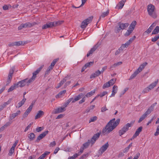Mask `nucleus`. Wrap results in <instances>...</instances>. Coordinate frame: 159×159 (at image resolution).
<instances>
[{"mask_svg":"<svg viewBox=\"0 0 159 159\" xmlns=\"http://www.w3.org/2000/svg\"><path fill=\"white\" fill-rule=\"evenodd\" d=\"M93 19V17L91 16L84 20L81 23V28L82 29H84L86 28L88 24L91 22Z\"/></svg>","mask_w":159,"mask_h":159,"instance_id":"nucleus-7","label":"nucleus"},{"mask_svg":"<svg viewBox=\"0 0 159 159\" xmlns=\"http://www.w3.org/2000/svg\"><path fill=\"white\" fill-rule=\"evenodd\" d=\"M140 154L139 152L137 153L136 156L133 159H138L139 157H140Z\"/></svg>","mask_w":159,"mask_h":159,"instance_id":"nucleus-64","label":"nucleus"},{"mask_svg":"<svg viewBox=\"0 0 159 159\" xmlns=\"http://www.w3.org/2000/svg\"><path fill=\"white\" fill-rule=\"evenodd\" d=\"M28 80L27 79H26L17 83L16 84V87H22L24 86L26 84V83L27 82V83H28Z\"/></svg>","mask_w":159,"mask_h":159,"instance_id":"nucleus-11","label":"nucleus"},{"mask_svg":"<svg viewBox=\"0 0 159 159\" xmlns=\"http://www.w3.org/2000/svg\"><path fill=\"white\" fill-rule=\"evenodd\" d=\"M159 32V26H157L153 31L152 34H156Z\"/></svg>","mask_w":159,"mask_h":159,"instance_id":"nucleus-34","label":"nucleus"},{"mask_svg":"<svg viewBox=\"0 0 159 159\" xmlns=\"http://www.w3.org/2000/svg\"><path fill=\"white\" fill-rule=\"evenodd\" d=\"M14 149L15 148L11 147L9 151V152L8 153V155L9 156H11L12 155V154L13 153L14 151Z\"/></svg>","mask_w":159,"mask_h":159,"instance_id":"nucleus-50","label":"nucleus"},{"mask_svg":"<svg viewBox=\"0 0 159 159\" xmlns=\"http://www.w3.org/2000/svg\"><path fill=\"white\" fill-rule=\"evenodd\" d=\"M66 81V79L65 78H64L62 80L60 83H59L58 85L56 87V88L57 89L59 88L60 87H61L63 84L65 83Z\"/></svg>","mask_w":159,"mask_h":159,"instance_id":"nucleus-28","label":"nucleus"},{"mask_svg":"<svg viewBox=\"0 0 159 159\" xmlns=\"http://www.w3.org/2000/svg\"><path fill=\"white\" fill-rule=\"evenodd\" d=\"M129 24L128 23H123L121 22H119L115 28V32L116 33H118L121 30H124L127 27Z\"/></svg>","mask_w":159,"mask_h":159,"instance_id":"nucleus-5","label":"nucleus"},{"mask_svg":"<svg viewBox=\"0 0 159 159\" xmlns=\"http://www.w3.org/2000/svg\"><path fill=\"white\" fill-rule=\"evenodd\" d=\"M159 134V125H158L157 127L156 131L154 135L156 136L158 135Z\"/></svg>","mask_w":159,"mask_h":159,"instance_id":"nucleus-59","label":"nucleus"},{"mask_svg":"<svg viewBox=\"0 0 159 159\" xmlns=\"http://www.w3.org/2000/svg\"><path fill=\"white\" fill-rule=\"evenodd\" d=\"M107 110L108 109L107 108L106 106L102 107L101 109V111L102 112H104Z\"/></svg>","mask_w":159,"mask_h":159,"instance_id":"nucleus-63","label":"nucleus"},{"mask_svg":"<svg viewBox=\"0 0 159 159\" xmlns=\"http://www.w3.org/2000/svg\"><path fill=\"white\" fill-rule=\"evenodd\" d=\"M90 143H91L90 140H88L87 142L83 144L82 147L84 149L86 148L89 147Z\"/></svg>","mask_w":159,"mask_h":159,"instance_id":"nucleus-33","label":"nucleus"},{"mask_svg":"<svg viewBox=\"0 0 159 159\" xmlns=\"http://www.w3.org/2000/svg\"><path fill=\"white\" fill-rule=\"evenodd\" d=\"M97 119V117L96 116H94L93 117H92L91 118L90 120H89V123H90L91 122H93L95 120H96Z\"/></svg>","mask_w":159,"mask_h":159,"instance_id":"nucleus-53","label":"nucleus"},{"mask_svg":"<svg viewBox=\"0 0 159 159\" xmlns=\"http://www.w3.org/2000/svg\"><path fill=\"white\" fill-rule=\"evenodd\" d=\"M95 90L94 89L87 93L84 96L88 98L89 97L93 95L95 93Z\"/></svg>","mask_w":159,"mask_h":159,"instance_id":"nucleus-29","label":"nucleus"},{"mask_svg":"<svg viewBox=\"0 0 159 159\" xmlns=\"http://www.w3.org/2000/svg\"><path fill=\"white\" fill-rule=\"evenodd\" d=\"M66 109L64 107H58L57 108L55 109L53 113L54 114H58L64 111Z\"/></svg>","mask_w":159,"mask_h":159,"instance_id":"nucleus-14","label":"nucleus"},{"mask_svg":"<svg viewBox=\"0 0 159 159\" xmlns=\"http://www.w3.org/2000/svg\"><path fill=\"white\" fill-rule=\"evenodd\" d=\"M130 43L128 41L125 44H122L120 48H121V50H122L124 49L125 48L128 47Z\"/></svg>","mask_w":159,"mask_h":159,"instance_id":"nucleus-30","label":"nucleus"},{"mask_svg":"<svg viewBox=\"0 0 159 159\" xmlns=\"http://www.w3.org/2000/svg\"><path fill=\"white\" fill-rule=\"evenodd\" d=\"M33 123H30L25 129L24 131L26 132L31 126Z\"/></svg>","mask_w":159,"mask_h":159,"instance_id":"nucleus-60","label":"nucleus"},{"mask_svg":"<svg viewBox=\"0 0 159 159\" xmlns=\"http://www.w3.org/2000/svg\"><path fill=\"white\" fill-rule=\"evenodd\" d=\"M118 87L116 85H114L112 88V93L111 96H110V97H114L115 94L117 93L118 91Z\"/></svg>","mask_w":159,"mask_h":159,"instance_id":"nucleus-17","label":"nucleus"},{"mask_svg":"<svg viewBox=\"0 0 159 159\" xmlns=\"http://www.w3.org/2000/svg\"><path fill=\"white\" fill-rule=\"evenodd\" d=\"M98 48V46L97 45H94L93 48H92L88 52L87 54V57H89L91 54H92Z\"/></svg>","mask_w":159,"mask_h":159,"instance_id":"nucleus-18","label":"nucleus"},{"mask_svg":"<svg viewBox=\"0 0 159 159\" xmlns=\"http://www.w3.org/2000/svg\"><path fill=\"white\" fill-rule=\"evenodd\" d=\"M16 87V84H14V85H12L11 87L8 89V92H11L15 89Z\"/></svg>","mask_w":159,"mask_h":159,"instance_id":"nucleus-40","label":"nucleus"},{"mask_svg":"<svg viewBox=\"0 0 159 159\" xmlns=\"http://www.w3.org/2000/svg\"><path fill=\"white\" fill-rule=\"evenodd\" d=\"M136 24L137 23L135 21H133L130 25L129 27V29L133 31L134 29L135 25H136Z\"/></svg>","mask_w":159,"mask_h":159,"instance_id":"nucleus-23","label":"nucleus"},{"mask_svg":"<svg viewBox=\"0 0 159 159\" xmlns=\"http://www.w3.org/2000/svg\"><path fill=\"white\" fill-rule=\"evenodd\" d=\"M134 121H132L130 123H128L125 125L124 127L120 130L119 131V134L120 136H121L124 134L127 131L129 127L132 126Z\"/></svg>","mask_w":159,"mask_h":159,"instance_id":"nucleus-4","label":"nucleus"},{"mask_svg":"<svg viewBox=\"0 0 159 159\" xmlns=\"http://www.w3.org/2000/svg\"><path fill=\"white\" fill-rule=\"evenodd\" d=\"M43 129L44 127H38L36 129V131L37 132H39L43 130Z\"/></svg>","mask_w":159,"mask_h":159,"instance_id":"nucleus-52","label":"nucleus"},{"mask_svg":"<svg viewBox=\"0 0 159 159\" xmlns=\"http://www.w3.org/2000/svg\"><path fill=\"white\" fill-rule=\"evenodd\" d=\"M84 96V93H80L78 95L76 96L74 99L73 98V100L72 101V103H74L75 102L79 100Z\"/></svg>","mask_w":159,"mask_h":159,"instance_id":"nucleus-16","label":"nucleus"},{"mask_svg":"<svg viewBox=\"0 0 159 159\" xmlns=\"http://www.w3.org/2000/svg\"><path fill=\"white\" fill-rule=\"evenodd\" d=\"M48 131L46 130L43 132L41 134H40L37 137V139L36 140V142L37 143L39 142V141L44 137L46 136V135L48 134Z\"/></svg>","mask_w":159,"mask_h":159,"instance_id":"nucleus-10","label":"nucleus"},{"mask_svg":"<svg viewBox=\"0 0 159 159\" xmlns=\"http://www.w3.org/2000/svg\"><path fill=\"white\" fill-rule=\"evenodd\" d=\"M143 129V127L142 126H140L136 130L135 133L134 134H135V136H138L139 135V133L141 132L142 130V129Z\"/></svg>","mask_w":159,"mask_h":159,"instance_id":"nucleus-32","label":"nucleus"},{"mask_svg":"<svg viewBox=\"0 0 159 159\" xmlns=\"http://www.w3.org/2000/svg\"><path fill=\"white\" fill-rule=\"evenodd\" d=\"M66 90H65L60 92L56 96V98H61L66 93Z\"/></svg>","mask_w":159,"mask_h":159,"instance_id":"nucleus-27","label":"nucleus"},{"mask_svg":"<svg viewBox=\"0 0 159 159\" xmlns=\"http://www.w3.org/2000/svg\"><path fill=\"white\" fill-rule=\"evenodd\" d=\"M156 117L157 116H153L151 120L150 121H148V122L147 123L146 125L147 126L149 125L150 124H151L152 123V121L153 120L156 119Z\"/></svg>","mask_w":159,"mask_h":159,"instance_id":"nucleus-51","label":"nucleus"},{"mask_svg":"<svg viewBox=\"0 0 159 159\" xmlns=\"http://www.w3.org/2000/svg\"><path fill=\"white\" fill-rule=\"evenodd\" d=\"M11 102V99H9L7 102H5L2 105L0 106V111H2Z\"/></svg>","mask_w":159,"mask_h":159,"instance_id":"nucleus-20","label":"nucleus"},{"mask_svg":"<svg viewBox=\"0 0 159 159\" xmlns=\"http://www.w3.org/2000/svg\"><path fill=\"white\" fill-rule=\"evenodd\" d=\"M20 112H21L20 110H18L16 113H13L10 114L9 118V120H11L15 118L17 116L20 115Z\"/></svg>","mask_w":159,"mask_h":159,"instance_id":"nucleus-13","label":"nucleus"},{"mask_svg":"<svg viewBox=\"0 0 159 159\" xmlns=\"http://www.w3.org/2000/svg\"><path fill=\"white\" fill-rule=\"evenodd\" d=\"M157 103H155L152 104L148 108L147 110L146 111L148 115L151 112L153 111L155 106L156 105Z\"/></svg>","mask_w":159,"mask_h":159,"instance_id":"nucleus-19","label":"nucleus"},{"mask_svg":"<svg viewBox=\"0 0 159 159\" xmlns=\"http://www.w3.org/2000/svg\"><path fill=\"white\" fill-rule=\"evenodd\" d=\"M28 137L30 139V141L33 140L35 138V135L33 133H31L28 134Z\"/></svg>","mask_w":159,"mask_h":159,"instance_id":"nucleus-31","label":"nucleus"},{"mask_svg":"<svg viewBox=\"0 0 159 159\" xmlns=\"http://www.w3.org/2000/svg\"><path fill=\"white\" fill-rule=\"evenodd\" d=\"M88 156V154H84L79 159H83Z\"/></svg>","mask_w":159,"mask_h":159,"instance_id":"nucleus-62","label":"nucleus"},{"mask_svg":"<svg viewBox=\"0 0 159 159\" xmlns=\"http://www.w3.org/2000/svg\"><path fill=\"white\" fill-rule=\"evenodd\" d=\"M63 22L62 21H57L54 22H48L42 26V29L52 28L53 27H56L61 25Z\"/></svg>","mask_w":159,"mask_h":159,"instance_id":"nucleus-2","label":"nucleus"},{"mask_svg":"<svg viewBox=\"0 0 159 159\" xmlns=\"http://www.w3.org/2000/svg\"><path fill=\"white\" fill-rule=\"evenodd\" d=\"M109 11L107 10L105 12H104L103 13L102 15H101V16L100 17V19H101V18H104L105 17L107 16L109 14Z\"/></svg>","mask_w":159,"mask_h":159,"instance_id":"nucleus-36","label":"nucleus"},{"mask_svg":"<svg viewBox=\"0 0 159 159\" xmlns=\"http://www.w3.org/2000/svg\"><path fill=\"white\" fill-rule=\"evenodd\" d=\"M84 147H81L80 148V151L77 154V155H78V156H79L81 155V153H82L84 151Z\"/></svg>","mask_w":159,"mask_h":159,"instance_id":"nucleus-54","label":"nucleus"},{"mask_svg":"<svg viewBox=\"0 0 159 159\" xmlns=\"http://www.w3.org/2000/svg\"><path fill=\"white\" fill-rule=\"evenodd\" d=\"M116 81V79H111V80L109 81L108 82H109V84H110V85H112L113 84H114V83H115Z\"/></svg>","mask_w":159,"mask_h":159,"instance_id":"nucleus-43","label":"nucleus"},{"mask_svg":"<svg viewBox=\"0 0 159 159\" xmlns=\"http://www.w3.org/2000/svg\"><path fill=\"white\" fill-rule=\"evenodd\" d=\"M50 153V152L46 151L44 152V153L42 155H41L39 157H41L40 159H43L44 158L46 157V156L47 155L49 154Z\"/></svg>","mask_w":159,"mask_h":159,"instance_id":"nucleus-37","label":"nucleus"},{"mask_svg":"<svg viewBox=\"0 0 159 159\" xmlns=\"http://www.w3.org/2000/svg\"><path fill=\"white\" fill-rule=\"evenodd\" d=\"M94 61H90V62H88L85 64V66L87 67H89L90 66H92L93 65Z\"/></svg>","mask_w":159,"mask_h":159,"instance_id":"nucleus-48","label":"nucleus"},{"mask_svg":"<svg viewBox=\"0 0 159 159\" xmlns=\"http://www.w3.org/2000/svg\"><path fill=\"white\" fill-rule=\"evenodd\" d=\"M53 68L52 67L49 66L47 68L46 71L45 72V75H49L50 73V72L51 71V70Z\"/></svg>","mask_w":159,"mask_h":159,"instance_id":"nucleus-35","label":"nucleus"},{"mask_svg":"<svg viewBox=\"0 0 159 159\" xmlns=\"http://www.w3.org/2000/svg\"><path fill=\"white\" fill-rule=\"evenodd\" d=\"M152 30L150 28H148L143 33V35H145L147 34H149L151 32Z\"/></svg>","mask_w":159,"mask_h":159,"instance_id":"nucleus-46","label":"nucleus"},{"mask_svg":"<svg viewBox=\"0 0 159 159\" xmlns=\"http://www.w3.org/2000/svg\"><path fill=\"white\" fill-rule=\"evenodd\" d=\"M14 68H12L11 69H10L9 71V74H8V75H10L12 77V75H13V72H14Z\"/></svg>","mask_w":159,"mask_h":159,"instance_id":"nucleus-58","label":"nucleus"},{"mask_svg":"<svg viewBox=\"0 0 159 159\" xmlns=\"http://www.w3.org/2000/svg\"><path fill=\"white\" fill-rule=\"evenodd\" d=\"M125 0H122L120 2L116 5V8L117 9H121L124 5Z\"/></svg>","mask_w":159,"mask_h":159,"instance_id":"nucleus-15","label":"nucleus"},{"mask_svg":"<svg viewBox=\"0 0 159 159\" xmlns=\"http://www.w3.org/2000/svg\"><path fill=\"white\" fill-rule=\"evenodd\" d=\"M12 79V77L10 75H8V78L7 79V80L6 83V85L9 84L11 81Z\"/></svg>","mask_w":159,"mask_h":159,"instance_id":"nucleus-55","label":"nucleus"},{"mask_svg":"<svg viewBox=\"0 0 159 159\" xmlns=\"http://www.w3.org/2000/svg\"><path fill=\"white\" fill-rule=\"evenodd\" d=\"M155 7L153 5L150 4L147 7V11L148 15L153 18H156L157 16V14L155 11Z\"/></svg>","mask_w":159,"mask_h":159,"instance_id":"nucleus-3","label":"nucleus"},{"mask_svg":"<svg viewBox=\"0 0 159 159\" xmlns=\"http://www.w3.org/2000/svg\"><path fill=\"white\" fill-rule=\"evenodd\" d=\"M44 66L43 65H42L39 68H38L33 73V76L28 81V83H30L35 80V79L36 77V75L40 71L42 68Z\"/></svg>","mask_w":159,"mask_h":159,"instance_id":"nucleus-6","label":"nucleus"},{"mask_svg":"<svg viewBox=\"0 0 159 159\" xmlns=\"http://www.w3.org/2000/svg\"><path fill=\"white\" fill-rule=\"evenodd\" d=\"M147 64L148 63L146 62L143 63L138 68L137 70L139 71V73L144 68L145 66L147 65Z\"/></svg>","mask_w":159,"mask_h":159,"instance_id":"nucleus-22","label":"nucleus"},{"mask_svg":"<svg viewBox=\"0 0 159 159\" xmlns=\"http://www.w3.org/2000/svg\"><path fill=\"white\" fill-rule=\"evenodd\" d=\"M78 156L77 154L75 153L72 156L69 157L68 159H75Z\"/></svg>","mask_w":159,"mask_h":159,"instance_id":"nucleus-57","label":"nucleus"},{"mask_svg":"<svg viewBox=\"0 0 159 159\" xmlns=\"http://www.w3.org/2000/svg\"><path fill=\"white\" fill-rule=\"evenodd\" d=\"M111 85L108 82L105 83L102 86V88L104 89L107 88L109 87Z\"/></svg>","mask_w":159,"mask_h":159,"instance_id":"nucleus-45","label":"nucleus"},{"mask_svg":"<svg viewBox=\"0 0 159 159\" xmlns=\"http://www.w3.org/2000/svg\"><path fill=\"white\" fill-rule=\"evenodd\" d=\"M107 93V92L106 91H103L102 93H101L99 94H98L97 95V97H98L99 96L101 97H102L105 95Z\"/></svg>","mask_w":159,"mask_h":159,"instance_id":"nucleus-41","label":"nucleus"},{"mask_svg":"<svg viewBox=\"0 0 159 159\" xmlns=\"http://www.w3.org/2000/svg\"><path fill=\"white\" fill-rule=\"evenodd\" d=\"M73 98H70L69 99H68V100H67L66 102V106H65V107H66L67 106V105H68L69 104V103L71 101L72 102V101L73 100Z\"/></svg>","mask_w":159,"mask_h":159,"instance_id":"nucleus-56","label":"nucleus"},{"mask_svg":"<svg viewBox=\"0 0 159 159\" xmlns=\"http://www.w3.org/2000/svg\"><path fill=\"white\" fill-rule=\"evenodd\" d=\"M150 90V88H149L148 87L144 89L142 91V93H148Z\"/></svg>","mask_w":159,"mask_h":159,"instance_id":"nucleus-49","label":"nucleus"},{"mask_svg":"<svg viewBox=\"0 0 159 159\" xmlns=\"http://www.w3.org/2000/svg\"><path fill=\"white\" fill-rule=\"evenodd\" d=\"M132 31H133L132 30H131L129 29V30L127 31L125 34V36H129L132 33Z\"/></svg>","mask_w":159,"mask_h":159,"instance_id":"nucleus-42","label":"nucleus"},{"mask_svg":"<svg viewBox=\"0 0 159 159\" xmlns=\"http://www.w3.org/2000/svg\"><path fill=\"white\" fill-rule=\"evenodd\" d=\"M34 103L32 102L31 103V104L29 106V108L27 109V110L26 111L28 112H29V113H30L32 109L33 105L34 104Z\"/></svg>","mask_w":159,"mask_h":159,"instance_id":"nucleus-44","label":"nucleus"},{"mask_svg":"<svg viewBox=\"0 0 159 159\" xmlns=\"http://www.w3.org/2000/svg\"><path fill=\"white\" fill-rule=\"evenodd\" d=\"M148 114L146 112L143 114L142 116L140 117L139 120H138V122L139 123H140L142 120H143Z\"/></svg>","mask_w":159,"mask_h":159,"instance_id":"nucleus-25","label":"nucleus"},{"mask_svg":"<svg viewBox=\"0 0 159 159\" xmlns=\"http://www.w3.org/2000/svg\"><path fill=\"white\" fill-rule=\"evenodd\" d=\"M15 46H19L21 45H24L25 44V43H23L22 41H19L17 42H15Z\"/></svg>","mask_w":159,"mask_h":159,"instance_id":"nucleus-39","label":"nucleus"},{"mask_svg":"<svg viewBox=\"0 0 159 159\" xmlns=\"http://www.w3.org/2000/svg\"><path fill=\"white\" fill-rule=\"evenodd\" d=\"M158 82V80L157 79L154 82L152 83L148 86L149 88H150V90L153 89L154 87L156 86Z\"/></svg>","mask_w":159,"mask_h":159,"instance_id":"nucleus-24","label":"nucleus"},{"mask_svg":"<svg viewBox=\"0 0 159 159\" xmlns=\"http://www.w3.org/2000/svg\"><path fill=\"white\" fill-rule=\"evenodd\" d=\"M56 145V143L55 141H54L52 142H51L49 144L50 147H53Z\"/></svg>","mask_w":159,"mask_h":159,"instance_id":"nucleus-61","label":"nucleus"},{"mask_svg":"<svg viewBox=\"0 0 159 159\" xmlns=\"http://www.w3.org/2000/svg\"><path fill=\"white\" fill-rule=\"evenodd\" d=\"M115 118L110 120L106 126L105 129H103V131L109 133L114 129L119 124L120 119H118L115 121Z\"/></svg>","mask_w":159,"mask_h":159,"instance_id":"nucleus-1","label":"nucleus"},{"mask_svg":"<svg viewBox=\"0 0 159 159\" xmlns=\"http://www.w3.org/2000/svg\"><path fill=\"white\" fill-rule=\"evenodd\" d=\"M26 100V98H24L22 100H21L20 102H19L18 104V107H21L22 105H23L24 104Z\"/></svg>","mask_w":159,"mask_h":159,"instance_id":"nucleus-38","label":"nucleus"},{"mask_svg":"<svg viewBox=\"0 0 159 159\" xmlns=\"http://www.w3.org/2000/svg\"><path fill=\"white\" fill-rule=\"evenodd\" d=\"M44 114V112L41 111H39L37 113L36 115L35 116V120L40 118Z\"/></svg>","mask_w":159,"mask_h":159,"instance_id":"nucleus-21","label":"nucleus"},{"mask_svg":"<svg viewBox=\"0 0 159 159\" xmlns=\"http://www.w3.org/2000/svg\"><path fill=\"white\" fill-rule=\"evenodd\" d=\"M139 71L137 70H136L130 76L129 78V80H132V79L134 78L139 73Z\"/></svg>","mask_w":159,"mask_h":159,"instance_id":"nucleus-26","label":"nucleus"},{"mask_svg":"<svg viewBox=\"0 0 159 159\" xmlns=\"http://www.w3.org/2000/svg\"><path fill=\"white\" fill-rule=\"evenodd\" d=\"M35 24H36V23L35 22L30 23L29 22H27L24 24H21L18 27V29L19 30H20L24 28L31 27L32 26L35 25Z\"/></svg>","mask_w":159,"mask_h":159,"instance_id":"nucleus-8","label":"nucleus"},{"mask_svg":"<svg viewBox=\"0 0 159 159\" xmlns=\"http://www.w3.org/2000/svg\"><path fill=\"white\" fill-rule=\"evenodd\" d=\"M159 38V34H158L157 35L155 36L154 38H152L151 39V40L152 42H155L157 41Z\"/></svg>","mask_w":159,"mask_h":159,"instance_id":"nucleus-47","label":"nucleus"},{"mask_svg":"<svg viewBox=\"0 0 159 159\" xmlns=\"http://www.w3.org/2000/svg\"><path fill=\"white\" fill-rule=\"evenodd\" d=\"M109 147V144L108 142L106 143L104 145L102 146L100 149L99 151V153L101 154H102Z\"/></svg>","mask_w":159,"mask_h":159,"instance_id":"nucleus-12","label":"nucleus"},{"mask_svg":"<svg viewBox=\"0 0 159 159\" xmlns=\"http://www.w3.org/2000/svg\"><path fill=\"white\" fill-rule=\"evenodd\" d=\"M100 134L101 133L98 132L93 135L91 140H90L92 146L96 140L99 138Z\"/></svg>","mask_w":159,"mask_h":159,"instance_id":"nucleus-9","label":"nucleus"}]
</instances>
